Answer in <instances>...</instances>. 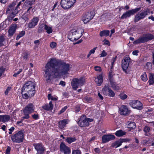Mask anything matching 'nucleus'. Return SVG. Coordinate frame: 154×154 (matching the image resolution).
I'll return each instance as SVG.
<instances>
[{
    "mask_svg": "<svg viewBox=\"0 0 154 154\" xmlns=\"http://www.w3.org/2000/svg\"><path fill=\"white\" fill-rule=\"evenodd\" d=\"M45 67L44 76L48 83L50 82L54 78L66 75L70 69L69 64L55 58L50 59Z\"/></svg>",
    "mask_w": 154,
    "mask_h": 154,
    "instance_id": "1",
    "label": "nucleus"
},
{
    "mask_svg": "<svg viewBox=\"0 0 154 154\" xmlns=\"http://www.w3.org/2000/svg\"><path fill=\"white\" fill-rule=\"evenodd\" d=\"M18 12L17 7H16V4L14 2L9 5L6 10V14L7 17L5 20V22L8 21L10 23L11 22L14 18Z\"/></svg>",
    "mask_w": 154,
    "mask_h": 154,
    "instance_id": "2",
    "label": "nucleus"
},
{
    "mask_svg": "<svg viewBox=\"0 0 154 154\" xmlns=\"http://www.w3.org/2000/svg\"><path fill=\"white\" fill-rule=\"evenodd\" d=\"M83 32L84 30L81 28H79L76 31L72 30L69 33L68 38L72 41H76L82 36Z\"/></svg>",
    "mask_w": 154,
    "mask_h": 154,
    "instance_id": "3",
    "label": "nucleus"
},
{
    "mask_svg": "<svg viewBox=\"0 0 154 154\" xmlns=\"http://www.w3.org/2000/svg\"><path fill=\"white\" fill-rule=\"evenodd\" d=\"M24 131L21 130L12 135L11 136L12 141L17 143L23 142L24 136Z\"/></svg>",
    "mask_w": 154,
    "mask_h": 154,
    "instance_id": "4",
    "label": "nucleus"
},
{
    "mask_svg": "<svg viewBox=\"0 0 154 154\" xmlns=\"http://www.w3.org/2000/svg\"><path fill=\"white\" fill-rule=\"evenodd\" d=\"M35 84L33 82H28L24 85L22 91V92L25 91L34 95L35 93Z\"/></svg>",
    "mask_w": 154,
    "mask_h": 154,
    "instance_id": "5",
    "label": "nucleus"
},
{
    "mask_svg": "<svg viewBox=\"0 0 154 154\" xmlns=\"http://www.w3.org/2000/svg\"><path fill=\"white\" fill-rule=\"evenodd\" d=\"M85 79L83 77L79 79L73 78L71 83L72 88L74 90H76L79 86H82L85 82Z\"/></svg>",
    "mask_w": 154,
    "mask_h": 154,
    "instance_id": "6",
    "label": "nucleus"
},
{
    "mask_svg": "<svg viewBox=\"0 0 154 154\" xmlns=\"http://www.w3.org/2000/svg\"><path fill=\"white\" fill-rule=\"evenodd\" d=\"M154 38V36L151 34H146L143 37L139 38L134 41L133 43L134 44H138L142 43H144L149 40H152Z\"/></svg>",
    "mask_w": 154,
    "mask_h": 154,
    "instance_id": "7",
    "label": "nucleus"
},
{
    "mask_svg": "<svg viewBox=\"0 0 154 154\" xmlns=\"http://www.w3.org/2000/svg\"><path fill=\"white\" fill-rule=\"evenodd\" d=\"M150 13V10L146 9L136 14L134 18V22H137L140 20L144 19L145 17Z\"/></svg>",
    "mask_w": 154,
    "mask_h": 154,
    "instance_id": "8",
    "label": "nucleus"
},
{
    "mask_svg": "<svg viewBox=\"0 0 154 154\" xmlns=\"http://www.w3.org/2000/svg\"><path fill=\"white\" fill-rule=\"evenodd\" d=\"M76 0H61V7L65 9L70 8L76 2Z\"/></svg>",
    "mask_w": 154,
    "mask_h": 154,
    "instance_id": "9",
    "label": "nucleus"
},
{
    "mask_svg": "<svg viewBox=\"0 0 154 154\" xmlns=\"http://www.w3.org/2000/svg\"><path fill=\"white\" fill-rule=\"evenodd\" d=\"M94 15V11H90L85 13L83 15L82 20L84 23H86L91 20Z\"/></svg>",
    "mask_w": 154,
    "mask_h": 154,
    "instance_id": "10",
    "label": "nucleus"
},
{
    "mask_svg": "<svg viewBox=\"0 0 154 154\" xmlns=\"http://www.w3.org/2000/svg\"><path fill=\"white\" fill-rule=\"evenodd\" d=\"M141 9L140 8H136L129 10L124 13L121 16V18L122 19H126L130 17L131 15L139 11Z\"/></svg>",
    "mask_w": 154,
    "mask_h": 154,
    "instance_id": "11",
    "label": "nucleus"
},
{
    "mask_svg": "<svg viewBox=\"0 0 154 154\" xmlns=\"http://www.w3.org/2000/svg\"><path fill=\"white\" fill-rule=\"evenodd\" d=\"M130 61V59L128 56L124 57L122 61V67L125 73H127V70Z\"/></svg>",
    "mask_w": 154,
    "mask_h": 154,
    "instance_id": "12",
    "label": "nucleus"
},
{
    "mask_svg": "<svg viewBox=\"0 0 154 154\" xmlns=\"http://www.w3.org/2000/svg\"><path fill=\"white\" fill-rule=\"evenodd\" d=\"M130 105L133 108L138 110L142 109V104L140 101L137 100H133L131 101L129 103Z\"/></svg>",
    "mask_w": 154,
    "mask_h": 154,
    "instance_id": "13",
    "label": "nucleus"
},
{
    "mask_svg": "<svg viewBox=\"0 0 154 154\" xmlns=\"http://www.w3.org/2000/svg\"><path fill=\"white\" fill-rule=\"evenodd\" d=\"M77 123L81 127L88 126L89 125V123L87 121L85 116H81Z\"/></svg>",
    "mask_w": 154,
    "mask_h": 154,
    "instance_id": "14",
    "label": "nucleus"
},
{
    "mask_svg": "<svg viewBox=\"0 0 154 154\" xmlns=\"http://www.w3.org/2000/svg\"><path fill=\"white\" fill-rule=\"evenodd\" d=\"M60 147L61 152H63L64 154H70L71 150L70 148L67 146L64 143L61 142L60 144Z\"/></svg>",
    "mask_w": 154,
    "mask_h": 154,
    "instance_id": "15",
    "label": "nucleus"
},
{
    "mask_svg": "<svg viewBox=\"0 0 154 154\" xmlns=\"http://www.w3.org/2000/svg\"><path fill=\"white\" fill-rule=\"evenodd\" d=\"M17 29V25L15 23H12L9 27L8 30V35L9 37L12 36L15 32Z\"/></svg>",
    "mask_w": 154,
    "mask_h": 154,
    "instance_id": "16",
    "label": "nucleus"
},
{
    "mask_svg": "<svg viewBox=\"0 0 154 154\" xmlns=\"http://www.w3.org/2000/svg\"><path fill=\"white\" fill-rule=\"evenodd\" d=\"M35 149L37 151V153L39 154H42L44 152L45 149L41 143H34L33 145Z\"/></svg>",
    "mask_w": 154,
    "mask_h": 154,
    "instance_id": "17",
    "label": "nucleus"
},
{
    "mask_svg": "<svg viewBox=\"0 0 154 154\" xmlns=\"http://www.w3.org/2000/svg\"><path fill=\"white\" fill-rule=\"evenodd\" d=\"M39 20V17H34L31 19L28 24V27L30 28H34L38 23Z\"/></svg>",
    "mask_w": 154,
    "mask_h": 154,
    "instance_id": "18",
    "label": "nucleus"
},
{
    "mask_svg": "<svg viewBox=\"0 0 154 154\" xmlns=\"http://www.w3.org/2000/svg\"><path fill=\"white\" fill-rule=\"evenodd\" d=\"M34 106L32 103H29L26 105L23 110V112L30 114L34 111Z\"/></svg>",
    "mask_w": 154,
    "mask_h": 154,
    "instance_id": "19",
    "label": "nucleus"
},
{
    "mask_svg": "<svg viewBox=\"0 0 154 154\" xmlns=\"http://www.w3.org/2000/svg\"><path fill=\"white\" fill-rule=\"evenodd\" d=\"M119 112L122 115H127L129 114L130 111L126 106L122 105L119 108Z\"/></svg>",
    "mask_w": 154,
    "mask_h": 154,
    "instance_id": "20",
    "label": "nucleus"
},
{
    "mask_svg": "<svg viewBox=\"0 0 154 154\" xmlns=\"http://www.w3.org/2000/svg\"><path fill=\"white\" fill-rule=\"evenodd\" d=\"M115 138V136L112 134L104 135L102 137V142L105 143L109 141L113 140Z\"/></svg>",
    "mask_w": 154,
    "mask_h": 154,
    "instance_id": "21",
    "label": "nucleus"
},
{
    "mask_svg": "<svg viewBox=\"0 0 154 154\" xmlns=\"http://www.w3.org/2000/svg\"><path fill=\"white\" fill-rule=\"evenodd\" d=\"M103 73L102 72L97 77L95 78V82L97 85L100 86L102 83L103 81Z\"/></svg>",
    "mask_w": 154,
    "mask_h": 154,
    "instance_id": "22",
    "label": "nucleus"
},
{
    "mask_svg": "<svg viewBox=\"0 0 154 154\" xmlns=\"http://www.w3.org/2000/svg\"><path fill=\"white\" fill-rule=\"evenodd\" d=\"M42 107L44 109L46 110H52L53 108L52 102L51 101H50L48 104H45Z\"/></svg>",
    "mask_w": 154,
    "mask_h": 154,
    "instance_id": "23",
    "label": "nucleus"
},
{
    "mask_svg": "<svg viewBox=\"0 0 154 154\" xmlns=\"http://www.w3.org/2000/svg\"><path fill=\"white\" fill-rule=\"evenodd\" d=\"M110 84L112 88L115 90H119L120 88L118 85L115 82L114 80L109 81Z\"/></svg>",
    "mask_w": 154,
    "mask_h": 154,
    "instance_id": "24",
    "label": "nucleus"
},
{
    "mask_svg": "<svg viewBox=\"0 0 154 154\" xmlns=\"http://www.w3.org/2000/svg\"><path fill=\"white\" fill-rule=\"evenodd\" d=\"M68 123L67 119H63L60 121L59 122V127L61 129L63 128Z\"/></svg>",
    "mask_w": 154,
    "mask_h": 154,
    "instance_id": "25",
    "label": "nucleus"
},
{
    "mask_svg": "<svg viewBox=\"0 0 154 154\" xmlns=\"http://www.w3.org/2000/svg\"><path fill=\"white\" fill-rule=\"evenodd\" d=\"M110 88L109 85L108 84H106L102 90L103 94L104 95L106 96Z\"/></svg>",
    "mask_w": 154,
    "mask_h": 154,
    "instance_id": "26",
    "label": "nucleus"
},
{
    "mask_svg": "<svg viewBox=\"0 0 154 154\" xmlns=\"http://www.w3.org/2000/svg\"><path fill=\"white\" fill-rule=\"evenodd\" d=\"M25 92V91H23L22 92V91H21V94L22 95V97L24 99H28L29 97H31L32 96H33L34 95L33 94H32L27 92V93H24Z\"/></svg>",
    "mask_w": 154,
    "mask_h": 154,
    "instance_id": "27",
    "label": "nucleus"
},
{
    "mask_svg": "<svg viewBox=\"0 0 154 154\" xmlns=\"http://www.w3.org/2000/svg\"><path fill=\"white\" fill-rule=\"evenodd\" d=\"M10 119V117L8 115H0V121L2 122L8 121Z\"/></svg>",
    "mask_w": 154,
    "mask_h": 154,
    "instance_id": "28",
    "label": "nucleus"
},
{
    "mask_svg": "<svg viewBox=\"0 0 154 154\" xmlns=\"http://www.w3.org/2000/svg\"><path fill=\"white\" fill-rule=\"evenodd\" d=\"M31 17L29 14L26 12L22 15V18L26 21L29 20Z\"/></svg>",
    "mask_w": 154,
    "mask_h": 154,
    "instance_id": "29",
    "label": "nucleus"
},
{
    "mask_svg": "<svg viewBox=\"0 0 154 154\" xmlns=\"http://www.w3.org/2000/svg\"><path fill=\"white\" fill-rule=\"evenodd\" d=\"M121 145L122 142L121 141V140H119L112 143L111 146L113 147L117 148Z\"/></svg>",
    "mask_w": 154,
    "mask_h": 154,
    "instance_id": "30",
    "label": "nucleus"
},
{
    "mask_svg": "<svg viewBox=\"0 0 154 154\" xmlns=\"http://www.w3.org/2000/svg\"><path fill=\"white\" fill-rule=\"evenodd\" d=\"M109 31L108 30H104L101 31L100 33V35L101 37L104 36H107L109 34Z\"/></svg>",
    "mask_w": 154,
    "mask_h": 154,
    "instance_id": "31",
    "label": "nucleus"
},
{
    "mask_svg": "<svg viewBox=\"0 0 154 154\" xmlns=\"http://www.w3.org/2000/svg\"><path fill=\"white\" fill-rule=\"evenodd\" d=\"M125 134L126 132L125 131L121 130L117 131L115 134L116 136L119 137L122 136Z\"/></svg>",
    "mask_w": 154,
    "mask_h": 154,
    "instance_id": "32",
    "label": "nucleus"
},
{
    "mask_svg": "<svg viewBox=\"0 0 154 154\" xmlns=\"http://www.w3.org/2000/svg\"><path fill=\"white\" fill-rule=\"evenodd\" d=\"M35 11L34 8L31 6L28 8L26 12L29 14L32 17Z\"/></svg>",
    "mask_w": 154,
    "mask_h": 154,
    "instance_id": "33",
    "label": "nucleus"
},
{
    "mask_svg": "<svg viewBox=\"0 0 154 154\" xmlns=\"http://www.w3.org/2000/svg\"><path fill=\"white\" fill-rule=\"evenodd\" d=\"M148 82L150 85H153L154 84V74H150Z\"/></svg>",
    "mask_w": 154,
    "mask_h": 154,
    "instance_id": "34",
    "label": "nucleus"
},
{
    "mask_svg": "<svg viewBox=\"0 0 154 154\" xmlns=\"http://www.w3.org/2000/svg\"><path fill=\"white\" fill-rule=\"evenodd\" d=\"M128 127L131 129H135L136 128V125L134 122H130L128 124Z\"/></svg>",
    "mask_w": 154,
    "mask_h": 154,
    "instance_id": "35",
    "label": "nucleus"
},
{
    "mask_svg": "<svg viewBox=\"0 0 154 154\" xmlns=\"http://www.w3.org/2000/svg\"><path fill=\"white\" fill-rule=\"evenodd\" d=\"M76 140L75 137H69L67 138L66 140L68 143L70 144L75 141Z\"/></svg>",
    "mask_w": 154,
    "mask_h": 154,
    "instance_id": "36",
    "label": "nucleus"
},
{
    "mask_svg": "<svg viewBox=\"0 0 154 154\" xmlns=\"http://www.w3.org/2000/svg\"><path fill=\"white\" fill-rule=\"evenodd\" d=\"M112 70L113 69H111V68L110 71L109 73L108 78L109 81L114 80V79L113 78V76L114 75V74H113Z\"/></svg>",
    "mask_w": 154,
    "mask_h": 154,
    "instance_id": "37",
    "label": "nucleus"
},
{
    "mask_svg": "<svg viewBox=\"0 0 154 154\" xmlns=\"http://www.w3.org/2000/svg\"><path fill=\"white\" fill-rule=\"evenodd\" d=\"M29 54L27 51H25L22 55L23 59L26 60L29 57Z\"/></svg>",
    "mask_w": 154,
    "mask_h": 154,
    "instance_id": "38",
    "label": "nucleus"
},
{
    "mask_svg": "<svg viewBox=\"0 0 154 154\" xmlns=\"http://www.w3.org/2000/svg\"><path fill=\"white\" fill-rule=\"evenodd\" d=\"M46 26V24H41L39 26L38 32L39 33L41 32H42L43 31L44 29H45V27Z\"/></svg>",
    "mask_w": 154,
    "mask_h": 154,
    "instance_id": "39",
    "label": "nucleus"
},
{
    "mask_svg": "<svg viewBox=\"0 0 154 154\" xmlns=\"http://www.w3.org/2000/svg\"><path fill=\"white\" fill-rule=\"evenodd\" d=\"M25 34V32L23 30L20 32L16 37V40H18L20 38L23 36Z\"/></svg>",
    "mask_w": 154,
    "mask_h": 154,
    "instance_id": "40",
    "label": "nucleus"
},
{
    "mask_svg": "<svg viewBox=\"0 0 154 154\" xmlns=\"http://www.w3.org/2000/svg\"><path fill=\"white\" fill-rule=\"evenodd\" d=\"M45 29L46 30V32L48 34H50L52 32L53 30L51 27L48 26L46 25L45 27Z\"/></svg>",
    "mask_w": 154,
    "mask_h": 154,
    "instance_id": "41",
    "label": "nucleus"
},
{
    "mask_svg": "<svg viewBox=\"0 0 154 154\" xmlns=\"http://www.w3.org/2000/svg\"><path fill=\"white\" fill-rule=\"evenodd\" d=\"M106 96L110 97H114L115 95V93L111 88L109 89V90Z\"/></svg>",
    "mask_w": 154,
    "mask_h": 154,
    "instance_id": "42",
    "label": "nucleus"
},
{
    "mask_svg": "<svg viewBox=\"0 0 154 154\" xmlns=\"http://www.w3.org/2000/svg\"><path fill=\"white\" fill-rule=\"evenodd\" d=\"M141 78L143 81L145 82L148 79L146 72H144L143 74L141 76Z\"/></svg>",
    "mask_w": 154,
    "mask_h": 154,
    "instance_id": "43",
    "label": "nucleus"
},
{
    "mask_svg": "<svg viewBox=\"0 0 154 154\" xmlns=\"http://www.w3.org/2000/svg\"><path fill=\"white\" fill-rule=\"evenodd\" d=\"M150 130V128L147 126H145L143 129V131L145 132V135L146 136H148L149 135V134L147 133Z\"/></svg>",
    "mask_w": 154,
    "mask_h": 154,
    "instance_id": "44",
    "label": "nucleus"
},
{
    "mask_svg": "<svg viewBox=\"0 0 154 154\" xmlns=\"http://www.w3.org/2000/svg\"><path fill=\"white\" fill-rule=\"evenodd\" d=\"M35 0H26V3L28 5H32L34 4Z\"/></svg>",
    "mask_w": 154,
    "mask_h": 154,
    "instance_id": "45",
    "label": "nucleus"
},
{
    "mask_svg": "<svg viewBox=\"0 0 154 154\" xmlns=\"http://www.w3.org/2000/svg\"><path fill=\"white\" fill-rule=\"evenodd\" d=\"M48 100H51L54 101H56L57 100L56 98L53 97L51 94H48Z\"/></svg>",
    "mask_w": 154,
    "mask_h": 154,
    "instance_id": "46",
    "label": "nucleus"
},
{
    "mask_svg": "<svg viewBox=\"0 0 154 154\" xmlns=\"http://www.w3.org/2000/svg\"><path fill=\"white\" fill-rule=\"evenodd\" d=\"M23 113L25 116L22 117V121H23L24 119H28L29 118V114L27 113V112H23Z\"/></svg>",
    "mask_w": 154,
    "mask_h": 154,
    "instance_id": "47",
    "label": "nucleus"
},
{
    "mask_svg": "<svg viewBox=\"0 0 154 154\" xmlns=\"http://www.w3.org/2000/svg\"><path fill=\"white\" fill-rule=\"evenodd\" d=\"M120 98L122 100H124L127 97V96L123 93H121L119 95Z\"/></svg>",
    "mask_w": 154,
    "mask_h": 154,
    "instance_id": "48",
    "label": "nucleus"
},
{
    "mask_svg": "<svg viewBox=\"0 0 154 154\" xmlns=\"http://www.w3.org/2000/svg\"><path fill=\"white\" fill-rule=\"evenodd\" d=\"M5 40V38L3 36H0V46L3 45L2 43Z\"/></svg>",
    "mask_w": 154,
    "mask_h": 154,
    "instance_id": "49",
    "label": "nucleus"
},
{
    "mask_svg": "<svg viewBox=\"0 0 154 154\" xmlns=\"http://www.w3.org/2000/svg\"><path fill=\"white\" fill-rule=\"evenodd\" d=\"M57 45V44L55 42H52L50 44V46L52 48H55Z\"/></svg>",
    "mask_w": 154,
    "mask_h": 154,
    "instance_id": "50",
    "label": "nucleus"
},
{
    "mask_svg": "<svg viewBox=\"0 0 154 154\" xmlns=\"http://www.w3.org/2000/svg\"><path fill=\"white\" fill-rule=\"evenodd\" d=\"M81 151L80 150L77 149L73 150L72 154H81Z\"/></svg>",
    "mask_w": 154,
    "mask_h": 154,
    "instance_id": "51",
    "label": "nucleus"
},
{
    "mask_svg": "<svg viewBox=\"0 0 154 154\" xmlns=\"http://www.w3.org/2000/svg\"><path fill=\"white\" fill-rule=\"evenodd\" d=\"M95 70L96 71L100 72L102 70L101 68L100 67L97 66H95L94 67Z\"/></svg>",
    "mask_w": 154,
    "mask_h": 154,
    "instance_id": "52",
    "label": "nucleus"
},
{
    "mask_svg": "<svg viewBox=\"0 0 154 154\" xmlns=\"http://www.w3.org/2000/svg\"><path fill=\"white\" fill-rule=\"evenodd\" d=\"M67 107L66 106H65L58 113V114H60L63 112H64L67 109Z\"/></svg>",
    "mask_w": 154,
    "mask_h": 154,
    "instance_id": "53",
    "label": "nucleus"
},
{
    "mask_svg": "<svg viewBox=\"0 0 154 154\" xmlns=\"http://www.w3.org/2000/svg\"><path fill=\"white\" fill-rule=\"evenodd\" d=\"M22 71V69H20L19 70L13 75V76L14 77H17V75L19 74Z\"/></svg>",
    "mask_w": 154,
    "mask_h": 154,
    "instance_id": "54",
    "label": "nucleus"
},
{
    "mask_svg": "<svg viewBox=\"0 0 154 154\" xmlns=\"http://www.w3.org/2000/svg\"><path fill=\"white\" fill-rule=\"evenodd\" d=\"M11 150V148L10 146H8L5 151L6 154H10Z\"/></svg>",
    "mask_w": 154,
    "mask_h": 154,
    "instance_id": "55",
    "label": "nucleus"
},
{
    "mask_svg": "<svg viewBox=\"0 0 154 154\" xmlns=\"http://www.w3.org/2000/svg\"><path fill=\"white\" fill-rule=\"evenodd\" d=\"M100 57H105L107 55V53L104 50H103L102 51L101 54H100Z\"/></svg>",
    "mask_w": 154,
    "mask_h": 154,
    "instance_id": "56",
    "label": "nucleus"
},
{
    "mask_svg": "<svg viewBox=\"0 0 154 154\" xmlns=\"http://www.w3.org/2000/svg\"><path fill=\"white\" fill-rule=\"evenodd\" d=\"M5 69L2 67H0V77L1 76L5 71Z\"/></svg>",
    "mask_w": 154,
    "mask_h": 154,
    "instance_id": "57",
    "label": "nucleus"
},
{
    "mask_svg": "<svg viewBox=\"0 0 154 154\" xmlns=\"http://www.w3.org/2000/svg\"><path fill=\"white\" fill-rule=\"evenodd\" d=\"M32 116L33 119H37L39 118V116L38 114H34L32 115Z\"/></svg>",
    "mask_w": 154,
    "mask_h": 154,
    "instance_id": "58",
    "label": "nucleus"
},
{
    "mask_svg": "<svg viewBox=\"0 0 154 154\" xmlns=\"http://www.w3.org/2000/svg\"><path fill=\"white\" fill-rule=\"evenodd\" d=\"M84 100L86 102H88L91 101V99L90 97H85L84 99Z\"/></svg>",
    "mask_w": 154,
    "mask_h": 154,
    "instance_id": "59",
    "label": "nucleus"
},
{
    "mask_svg": "<svg viewBox=\"0 0 154 154\" xmlns=\"http://www.w3.org/2000/svg\"><path fill=\"white\" fill-rule=\"evenodd\" d=\"M11 88L10 87H8L7 88L6 90L5 91V95H7L9 92L10 91Z\"/></svg>",
    "mask_w": 154,
    "mask_h": 154,
    "instance_id": "60",
    "label": "nucleus"
},
{
    "mask_svg": "<svg viewBox=\"0 0 154 154\" xmlns=\"http://www.w3.org/2000/svg\"><path fill=\"white\" fill-rule=\"evenodd\" d=\"M80 110V108L79 106H77L75 108V112H79Z\"/></svg>",
    "mask_w": 154,
    "mask_h": 154,
    "instance_id": "61",
    "label": "nucleus"
},
{
    "mask_svg": "<svg viewBox=\"0 0 154 154\" xmlns=\"http://www.w3.org/2000/svg\"><path fill=\"white\" fill-rule=\"evenodd\" d=\"M97 48V47H95L93 49L89 51L90 54H94L95 52V50Z\"/></svg>",
    "mask_w": 154,
    "mask_h": 154,
    "instance_id": "62",
    "label": "nucleus"
},
{
    "mask_svg": "<svg viewBox=\"0 0 154 154\" xmlns=\"http://www.w3.org/2000/svg\"><path fill=\"white\" fill-rule=\"evenodd\" d=\"M104 42V45H110V43L109 41L105 39L103 41Z\"/></svg>",
    "mask_w": 154,
    "mask_h": 154,
    "instance_id": "63",
    "label": "nucleus"
},
{
    "mask_svg": "<svg viewBox=\"0 0 154 154\" xmlns=\"http://www.w3.org/2000/svg\"><path fill=\"white\" fill-rule=\"evenodd\" d=\"M59 85H62L63 86H65L66 85V83L63 81H61L60 82Z\"/></svg>",
    "mask_w": 154,
    "mask_h": 154,
    "instance_id": "64",
    "label": "nucleus"
}]
</instances>
